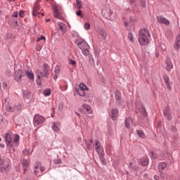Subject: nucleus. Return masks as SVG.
I'll return each instance as SVG.
<instances>
[{"label": "nucleus", "mask_w": 180, "mask_h": 180, "mask_svg": "<svg viewBox=\"0 0 180 180\" xmlns=\"http://www.w3.org/2000/svg\"><path fill=\"white\" fill-rule=\"evenodd\" d=\"M76 43L79 49L82 50V54L86 57H88V56H89V45L82 39H77Z\"/></svg>", "instance_id": "2"}, {"label": "nucleus", "mask_w": 180, "mask_h": 180, "mask_svg": "<svg viewBox=\"0 0 180 180\" xmlns=\"http://www.w3.org/2000/svg\"><path fill=\"white\" fill-rule=\"evenodd\" d=\"M75 92L79 95V96H85V91L84 90H81L80 89H75Z\"/></svg>", "instance_id": "30"}, {"label": "nucleus", "mask_w": 180, "mask_h": 180, "mask_svg": "<svg viewBox=\"0 0 180 180\" xmlns=\"http://www.w3.org/2000/svg\"><path fill=\"white\" fill-rule=\"evenodd\" d=\"M156 19L158 23H160L161 25H165L166 26H168V25H169V20L163 15L157 16Z\"/></svg>", "instance_id": "11"}, {"label": "nucleus", "mask_w": 180, "mask_h": 180, "mask_svg": "<svg viewBox=\"0 0 180 180\" xmlns=\"http://www.w3.org/2000/svg\"><path fill=\"white\" fill-rule=\"evenodd\" d=\"M3 105H6V109L8 112L18 113V110L22 109V104L20 103L12 106L9 105V98H6L3 102Z\"/></svg>", "instance_id": "3"}, {"label": "nucleus", "mask_w": 180, "mask_h": 180, "mask_svg": "<svg viewBox=\"0 0 180 180\" xmlns=\"http://www.w3.org/2000/svg\"><path fill=\"white\" fill-rule=\"evenodd\" d=\"M39 171H41V172H44V171H46V167L41 166L39 167Z\"/></svg>", "instance_id": "52"}, {"label": "nucleus", "mask_w": 180, "mask_h": 180, "mask_svg": "<svg viewBox=\"0 0 180 180\" xmlns=\"http://www.w3.org/2000/svg\"><path fill=\"white\" fill-rule=\"evenodd\" d=\"M43 67H44L43 72L40 70L37 71V82L41 81V78L43 77L49 78V70H50V66H49V65H47L46 63H44L43 65Z\"/></svg>", "instance_id": "4"}, {"label": "nucleus", "mask_w": 180, "mask_h": 180, "mask_svg": "<svg viewBox=\"0 0 180 180\" xmlns=\"http://www.w3.org/2000/svg\"><path fill=\"white\" fill-rule=\"evenodd\" d=\"M22 77H25V73L20 70H18L15 72L14 77L17 82H21Z\"/></svg>", "instance_id": "10"}, {"label": "nucleus", "mask_w": 180, "mask_h": 180, "mask_svg": "<svg viewBox=\"0 0 180 180\" xmlns=\"http://www.w3.org/2000/svg\"><path fill=\"white\" fill-rule=\"evenodd\" d=\"M119 115V110L116 108H112L110 112V117L112 120H116Z\"/></svg>", "instance_id": "14"}, {"label": "nucleus", "mask_w": 180, "mask_h": 180, "mask_svg": "<svg viewBox=\"0 0 180 180\" xmlns=\"http://www.w3.org/2000/svg\"><path fill=\"white\" fill-rule=\"evenodd\" d=\"M160 51H165V50H167V46H165V44H159V46L157 48L156 51H155L156 58H158V56L160 54Z\"/></svg>", "instance_id": "15"}, {"label": "nucleus", "mask_w": 180, "mask_h": 180, "mask_svg": "<svg viewBox=\"0 0 180 180\" xmlns=\"http://www.w3.org/2000/svg\"><path fill=\"white\" fill-rule=\"evenodd\" d=\"M133 163H131V162H130L129 163V168H131V169H134V170H135L136 169V168H134V167H133Z\"/></svg>", "instance_id": "55"}, {"label": "nucleus", "mask_w": 180, "mask_h": 180, "mask_svg": "<svg viewBox=\"0 0 180 180\" xmlns=\"http://www.w3.org/2000/svg\"><path fill=\"white\" fill-rule=\"evenodd\" d=\"M96 151L98 156L105 155V150H103V148L101 145V142L98 140H96Z\"/></svg>", "instance_id": "7"}, {"label": "nucleus", "mask_w": 180, "mask_h": 180, "mask_svg": "<svg viewBox=\"0 0 180 180\" xmlns=\"http://www.w3.org/2000/svg\"><path fill=\"white\" fill-rule=\"evenodd\" d=\"M77 140H78V141H79V143H81V141H82V138L78 137V138H77Z\"/></svg>", "instance_id": "62"}, {"label": "nucleus", "mask_w": 180, "mask_h": 180, "mask_svg": "<svg viewBox=\"0 0 180 180\" xmlns=\"http://www.w3.org/2000/svg\"><path fill=\"white\" fill-rule=\"evenodd\" d=\"M140 163L141 164V165H143V167H147V165H148V157L147 156H144L141 159V162Z\"/></svg>", "instance_id": "23"}, {"label": "nucleus", "mask_w": 180, "mask_h": 180, "mask_svg": "<svg viewBox=\"0 0 180 180\" xmlns=\"http://www.w3.org/2000/svg\"><path fill=\"white\" fill-rule=\"evenodd\" d=\"M53 14L55 18H57L58 19H61V13L58 11V8H57V7H55L53 8Z\"/></svg>", "instance_id": "26"}, {"label": "nucleus", "mask_w": 180, "mask_h": 180, "mask_svg": "<svg viewBox=\"0 0 180 180\" xmlns=\"http://www.w3.org/2000/svg\"><path fill=\"white\" fill-rule=\"evenodd\" d=\"M141 5L143 8H146V0H141Z\"/></svg>", "instance_id": "46"}, {"label": "nucleus", "mask_w": 180, "mask_h": 180, "mask_svg": "<svg viewBox=\"0 0 180 180\" xmlns=\"http://www.w3.org/2000/svg\"><path fill=\"white\" fill-rule=\"evenodd\" d=\"M46 122V118L43 115L37 114L34 116V124H43Z\"/></svg>", "instance_id": "5"}, {"label": "nucleus", "mask_w": 180, "mask_h": 180, "mask_svg": "<svg viewBox=\"0 0 180 180\" xmlns=\"http://www.w3.org/2000/svg\"><path fill=\"white\" fill-rule=\"evenodd\" d=\"M130 123H131V118L128 117L125 120V126L127 129H129L130 127Z\"/></svg>", "instance_id": "35"}, {"label": "nucleus", "mask_w": 180, "mask_h": 180, "mask_svg": "<svg viewBox=\"0 0 180 180\" xmlns=\"http://www.w3.org/2000/svg\"><path fill=\"white\" fill-rule=\"evenodd\" d=\"M166 64V70L167 71H171L172 68H174V65H172V62H171V59L167 58L165 60Z\"/></svg>", "instance_id": "18"}, {"label": "nucleus", "mask_w": 180, "mask_h": 180, "mask_svg": "<svg viewBox=\"0 0 180 180\" xmlns=\"http://www.w3.org/2000/svg\"><path fill=\"white\" fill-rule=\"evenodd\" d=\"M129 20H131V22H135V21H136V19H134V18L130 17Z\"/></svg>", "instance_id": "60"}, {"label": "nucleus", "mask_w": 180, "mask_h": 180, "mask_svg": "<svg viewBox=\"0 0 180 180\" xmlns=\"http://www.w3.org/2000/svg\"><path fill=\"white\" fill-rule=\"evenodd\" d=\"M5 139H6V143L7 146H8V147H11L12 148L13 147V141H12V137L11 136V134L6 133Z\"/></svg>", "instance_id": "13"}, {"label": "nucleus", "mask_w": 180, "mask_h": 180, "mask_svg": "<svg viewBox=\"0 0 180 180\" xmlns=\"http://www.w3.org/2000/svg\"><path fill=\"white\" fill-rule=\"evenodd\" d=\"M98 157L103 165H106V160L105 159V155H100Z\"/></svg>", "instance_id": "34"}, {"label": "nucleus", "mask_w": 180, "mask_h": 180, "mask_svg": "<svg viewBox=\"0 0 180 180\" xmlns=\"http://www.w3.org/2000/svg\"><path fill=\"white\" fill-rule=\"evenodd\" d=\"M0 148H5V144H4V143H0Z\"/></svg>", "instance_id": "58"}, {"label": "nucleus", "mask_w": 180, "mask_h": 180, "mask_svg": "<svg viewBox=\"0 0 180 180\" xmlns=\"http://www.w3.org/2000/svg\"><path fill=\"white\" fill-rule=\"evenodd\" d=\"M95 56H96V57H98V56H99V53H98V51L95 52Z\"/></svg>", "instance_id": "64"}, {"label": "nucleus", "mask_w": 180, "mask_h": 180, "mask_svg": "<svg viewBox=\"0 0 180 180\" xmlns=\"http://www.w3.org/2000/svg\"><path fill=\"white\" fill-rule=\"evenodd\" d=\"M164 116L167 119V120H171L172 119V115L171 112V108H169L168 106L165 108L163 110Z\"/></svg>", "instance_id": "12"}, {"label": "nucleus", "mask_w": 180, "mask_h": 180, "mask_svg": "<svg viewBox=\"0 0 180 180\" xmlns=\"http://www.w3.org/2000/svg\"><path fill=\"white\" fill-rule=\"evenodd\" d=\"M153 178L155 180H160V176H158V175H155Z\"/></svg>", "instance_id": "57"}, {"label": "nucleus", "mask_w": 180, "mask_h": 180, "mask_svg": "<svg viewBox=\"0 0 180 180\" xmlns=\"http://www.w3.org/2000/svg\"><path fill=\"white\" fill-rule=\"evenodd\" d=\"M83 109L86 110V112H88V113H92V109L91 108V106L88 104H84L82 105Z\"/></svg>", "instance_id": "29"}, {"label": "nucleus", "mask_w": 180, "mask_h": 180, "mask_svg": "<svg viewBox=\"0 0 180 180\" xmlns=\"http://www.w3.org/2000/svg\"><path fill=\"white\" fill-rule=\"evenodd\" d=\"M34 169H35L34 170V174H39V171L37 170L39 169V165H35Z\"/></svg>", "instance_id": "45"}, {"label": "nucleus", "mask_w": 180, "mask_h": 180, "mask_svg": "<svg viewBox=\"0 0 180 180\" xmlns=\"http://www.w3.org/2000/svg\"><path fill=\"white\" fill-rule=\"evenodd\" d=\"M89 63L91 65L95 66V59H94V56L89 55Z\"/></svg>", "instance_id": "36"}, {"label": "nucleus", "mask_w": 180, "mask_h": 180, "mask_svg": "<svg viewBox=\"0 0 180 180\" xmlns=\"http://www.w3.org/2000/svg\"><path fill=\"white\" fill-rule=\"evenodd\" d=\"M103 13L108 20H115L116 19L115 17V13H113L110 9H108L106 13H105V11H103Z\"/></svg>", "instance_id": "9"}, {"label": "nucleus", "mask_w": 180, "mask_h": 180, "mask_svg": "<svg viewBox=\"0 0 180 180\" xmlns=\"http://www.w3.org/2000/svg\"><path fill=\"white\" fill-rule=\"evenodd\" d=\"M44 96H50L51 95V90L50 89H46L44 91Z\"/></svg>", "instance_id": "40"}, {"label": "nucleus", "mask_w": 180, "mask_h": 180, "mask_svg": "<svg viewBox=\"0 0 180 180\" xmlns=\"http://www.w3.org/2000/svg\"><path fill=\"white\" fill-rule=\"evenodd\" d=\"M174 47L175 50L179 51V50L180 49V34L177 35V37H176V40H175V42L174 44Z\"/></svg>", "instance_id": "20"}, {"label": "nucleus", "mask_w": 180, "mask_h": 180, "mask_svg": "<svg viewBox=\"0 0 180 180\" xmlns=\"http://www.w3.org/2000/svg\"><path fill=\"white\" fill-rule=\"evenodd\" d=\"M40 40H46V37L44 36H41L38 39L37 41H40Z\"/></svg>", "instance_id": "51"}, {"label": "nucleus", "mask_w": 180, "mask_h": 180, "mask_svg": "<svg viewBox=\"0 0 180 180\" xmlns=\"http://www.w3.org/2000/svg\"><path fill=\"white\" fill-rule=\"evenodd\" d=\"M150 157H151V158H153V160H157V157H155V155H154V152H151Z\"/></svg>", "instance_id": "53"}, {"label": "nucleus", "mask_w": 180, "mask_h": 180, "mask_svg": "<svg viewBox=\"0 0 180 180\" xmlns=\"http://www.w3.org/2000/svg\"><path fill=\"white\" fill-rule=\"evenodd\" d=\"M84 29H86V30H89V29H91V25H89V22H86L84 24Z\"/></svg>", "instance_id": "43"}, {"label": "nucleus", "mask_w": 180, "mask_h": 180, "mask_svg": "<svg viewBox=\"0 0 180 180\" xmlns=\"http://www.w3.org/2000/svg\"><path fill=\"white\" fill-rule=\"evenodd\" d=\"M139 110L142 116H143V117H147V116L148 115V114L147 113V110H146V108H144V106L142 105Z\"/></svg>", "instance_id": "27"}, {"label": "nucleus", "mask_w": 180, "mask_h": 180, "mask_svg": "<svg viewBox=\"0 0 180 180\" xmlns=\"http://www.w3.org/2000/svg\"><path fill=\"white\" fill-rule=\"evenodd\" d=\"M40 8L39 7V4H36L34 5L32 10L33 16H37V15H40Z\"/></svg>", "instance_id": "19"}, {"label": "nucleus", "mask_w": 180, "mask_h": 180, "mask_svg": "<svg viewBox=\"0 0 180 180\" xmlns=\"http://www.w3.org/2000/svg\"><path fill=\"white\" fill-rule=\"evenodd\" d=\"M6 86H8V85L6 84V83L3 82V83H2V87L4 88V89H6Z\"/></svg>", "instance_id": "56"}, {"label": "nucleus", "mask_w": 180, "mask_h": 180, "mask_svg": "<svg viewBox=\"0 0 180 180\" xmlns=\"http://www.w3.org/2000/svg\"><path fill=\"white\" fill-rule=\"evenodd\" d=\"M115 94V101L118 102V103H122V93H120L119 90H117Z\"/></svg>", "instance_id": "22"}, {"label": "nucleus", "mask_w": 180, "mask_h": 180, "mask_svg": "<svg viewBox=\"0 0 180 180\" xmlns=\"http://www.w3.org/2000/svg\"><path fill=\"white\" fill-rule=\"evenodd\" d=\"M124 25L126 27H127V26H129V23L127 22H124Z\"/></svg>", "instance_id": "61"}, {"label": "nucleus", "mask_w": 180, "mask_h": 180, "mask_svg": "<svg viewBox=\"0 0 180 180\" xmlns=\"http://www.w3.org/2000/svg\"><path fill=\"white\" fill-rule=\"evenodd\" d=\"M22 165L25 168H27V167H29V160H27L26 159L22 160Z\"/></svg>", "instance_id": "38"}, {"label": "nucleus", "mask_w": 180, "mask_h": 180, "mask_svg": "<svg viewBox=\"0 0 180 180\" xmlns=\"http://www.w3.org/2000/svg\"><path fill=\"white\" fill-rule=\"evenodd\" d=\"M165 168H167V163L165 162H162L159 164L158 166V169L159 172L162 173V171H164V169H165Z\"/></svg>", "instance_id": "25"}, {"label": "nucleus", "mask_w": 180, "mask_h": 180, "mask_svg": "<svg viewBox=\"0 0 180 180\" xmlns=\"http://www.w3.org/2000/svg\"><path fill=\"white\" fill-rule=\"evenodd\" d=\"M163 80L165 81V82L166 84V86H167V89L171 91L172 87H171V84H169V77H168V75H163Z\"/></svg>", "instance_id": "21"}, {"label": "nucleus", "mask_w": 180, "mask_h": 180, "mask_svg": "<svg viewBox=\"0 0 180 180\" xmlns=\"http://www.w3.org/2000/svg\"><path fill=\"white\" fill-rule=\"evenodd\" d=\"M26 75L29 79H34V75L32 70H27Z\"/></svg>", "instance_id": "28"}, {"label": "nucleus", "mask_w": 180, "mask_h": 180, "mask_svg": "<svg viewBox=\"0 0 180 180\" xmlns=\"http://www.w3.org/2000/svg\"><path fill=\"white\" fill-rule=\"evenodd\" d=\"M136 133L139 137H141V139H146V134L143 131L138 129L136 131Z\"/></svg>", "instance_id": "31"}, {"label": "nucleus", "mask_w": 180, "mask_h": 180, "mask_svg": "<svg viewBox=\"0 0 180 180\" xmlns=\"http://www.w3.org/2000/svg\"><path fill=\"white\" fill-rule=\"evenodd\" d=\"M22 95L25 102H27V103H30V91L28 90H24L22 91Z\"/></svg>", "instance_id": "16"}, {"label": "nucleus", "mask_w": 180, "mask_h": 180, "mask_svg": "<svg viewBox=\"0 0 180 180\" xmlns=\"http://www.w3.org/2000/svg\"><path fill=\"white\" fill-rule=\"evenodd\" d=\"M98 35L103 40H106V37H108V34L103 28H101L98 30Z\"/></svg>", "instance_id": "17"}, {"label": "nucleus", "mask_w": 180, "mask_h": 180, "mask_svg": "<svg viewBox=\"0 0 180 180\" xmlns=\"http://www.w3.org/2000/svg\"><path fill=\"white\" fill-rule=\"evenodd\" d=\"M139 43L141 46H147L150 43V32L148 29L143 28L139 32Z\"/></svg>", "instance_id": "1"}, {"label": "nucleus", "mask_w": 180, "mask_h": 180, "mask_svg": "<svg viewBox=\"0 0 180 180\" xmlns=\"http://www.w3.org/2000/svg\"><path fill=\"white\" fill-rule=\"evenodd\" d=\"M76 15L77 16H81V18H82V13H81V10H79L78 11H76Z\"/></svg>", "instance_id": "49"}, {"label": "nucleus", "mask_w": 180, "mask_h": 180, "mask_svg": "<svg viewBox=\"0 0 180 180\" xmlns=\"http://www.w3.org/2000/svg\"><path fill=\"white\" fill-rule=\"evenodd\" d=\"M127 37L131 43H134V36L133 35V33L129 32Z\"/></svg>", "instance_id": "33"}, {"label": "nucleus", "mask_w": 180, "mask_h": 180, "mask_svg": "<svg viewBox=\"0 0 180 180\" xmlns=\"http://www.w3.org/2000/svg\"><path fill=\"white\" fill-rule=\"evenodd\" d=\"M54 164H61V159H56L53 160Z\"/></svg>", "instance_id": "47"}, {"label": "nucleus", "mask_w": 180, "mask_h": 180, "mask_svg": "<svg viewBox=\"0 0 180 180\" xmlns=\"http://www.w3.org/2000/svg\"><path fill=\"white\" fill-rule=\"evenodd\" d=\"M79 89L85 91H87L88 87H86V86H85V84H84V83H80L79 85Z\"/></svg>", "instance_id": "37"}, {"label": "nucleus", "mask_w": 180, "mask_h": 180, "mask_svg": "<svg viewBox=\"0 0 180 180\" xmlns=\"http://www.w3.org/2000/svg\"><path fill=\"white\" fill-rule=\"evenodd\" d=\"M18 15H19L20 18H25V11H20L18 13Z\"/></svg>", "instance_id": "44"}, {"label": "nucleus", "mask_w": 180, "mask_h": 180, "mask_svg": "<svg viewBox=\"0 0 180 180\" xmlns=\"http://www.w3.org/2000/svg\"><path fill=\"white\" fill-rule=\"evenodd\" d=\"M70 63L72 65H77V61L74 60H70Z\"/></svg>", "instance_id": "50"}, {"label": "nucleus", "mask_w": 180, "mask_h": 180, "mask_svg": "<svg viewBox=\"0 0 180 180\" xmlns=\"http://www.w3.org/2000/svg\"><path fill=\"white\" fill-rule=\"evenodd\" d=\"M20 139V136H19V135L18 134L15 135L13 143H15V144H18L19 143Z\"/></svg>", "instance_id": "41"}, {"label": "nucleus", "mask_w": 180, "mask_h": 180, "mask_svg": "<svg viewBox=\"0 0 180 180\" xmlns=\"http://www.w3.org/2000/svg\"><path fill=\"white\" fill-rule=\"evenodd\" d=\"M61 71V68L57 65L56 66L55 69H54V72L56 75H60V72Z\"/></svg>", "instance_id": "39"}, {"label": "nucleus", "mask_w": 180, "mask_h": 180, "mask_svg": "<svg viewBox=\"0 0 180 180\" xmlns=\"http://www.w3.org/2000/svg\"><path fill=\"white\" fill-rule=\"evenodd\" d=\"M13 18H18V12L15 11L12 15Z\"/></svg>", "instance_id": "54"}, {"label": "nucleus", "mask_w": 180, "mask_h": 180, "mask_svg": "<svg viewBox=\"0 0 180 180\" xmlns=\"http://www.w3.org/2000/svg\"><path fill=\"white\" fill-rule=\"evenodd\" d=\"M9 171V164L0 158V172H8Z\"/></svg>", "instance_id": "6"}, {"label": "nucleus", "mask_w": 180, "mask_h": 180, "mask_svg": "<svg viewBox=\"0 0 180 180\" xmlns=\"http://www.w3.org/2000/svg\"><path fill=\"white\" fill-rule=\"evenodd\" d=\"M56 29H58V32H60L62 34L65 33V30H67V26L64 22H58L56 23Z\"/></svg>", "instance_id": "8"}, {"label": "nucleus", "mask_w": 180, "mask_h": 180, "mask_svg": "<svg viewBox=\"0 0 180 180\" xmlns=\"http://www.w3.org/2000/svg\"><path fill=\"white\" fill-rule=\"evenodd\" d=\"M76 5L77 6V9H82V3L79 0H76Z\"/></svg>", "instance_id": "42"}, {"label": "nucleus", "mask_w": 180, "mask_h": 180, "mask_svg": "<svg viewBox=\"0 0 180 180\" xmlns=\"http://www.w3.org/2000/svg\"><path fill=\"white\" fill-rule=\"evenodd\" d=\"M52 124L53 131H60V126H61V124L59 122H53Z\"/></svg>", "instance_id": "24"}, {"label": "nucleus", "mask_w": 180, "mask_h": 180, "mask_svg": "<svg viewBox=\"0 0 180 180\" xmlns=\"http://www.w3.org/2000/svg\"><path fill=\"white\" fill-rule=\"evenodd\" d=\"M30 151H29V149H25L23 151H22V153L25 155H27L29 154Z\"/></svg>", "instance_id": "48"}, {"label": "nucleus", "mask_w": 180, "mask_h": 180, "mask_svg": "<svg viewBox=\"0 0 180 180\" xmlns=\"http://www.w3.org/2000/svg\"><path fill=\"white\" fill-rule=\"evenodd\" d=\"M84 141L86 143V148H88V150L91 149V144L94 142V140L89 139L88 141H86V139H85Z\"/></svg>", "instance_id": "32"}, {"label": "nucleus", "mask_w": 180, "mask_h": 180, "mask_svg": "<svg viewBox=\"0 0 180 180\" xmlns=\"http://www.w3.org/2000/svg\"><path fill=\"white\" fill-rule=\"evenodd\" d=\"M172 131H173L174 133H175V131H176V128L173 127V129H172Z\"/></svg>", "instance_id": "63"}, {"label": "nucleus", "mask_w": 180, "mask_h": 180, "mask_svg": "<svg viewBox=\"0 0 180 180\" xmlns=\"http://www.w3.org/2000/svg\"><path fill=\"white\" fill-rule=\"evenodd\" d=\"M57 78H58V75H55V76L53 77V79L56 81Z\"/></svg>", "instance_id": "59"}]
</instances>
